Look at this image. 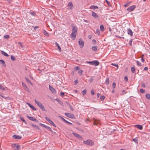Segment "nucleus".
<instances>
[{
  "label": "nucleus",
  "mask_w": 150,
  "mask_h": 150,
  "mask_svg": "<svg viewBox=\"0 0 150 150\" xmlns=\"http://www.w3.org/2000/svg\"><path fill=\"white\" fill-rule=\"evenodd\" d=\"M27 117L30 120L33 121H35L36 120V119L34 118V117H30L28 116H27Z\"/></svg>",
  "instance_id": "nucleus-19"
},
{
  "label": "nucleus",
  "mask_w": 150,
  "mask_h": 150,
  "mask_svg": "<svg viewBox=\"0 0 150 150\" xmlns=\"http://www.w3.org/2000/svg\"><path fill=\"white\" fill-rule=\"evenodd\" d=\"M43 33L44 35L47 37H48L49 36V34L45 30H43Z\"/></svg>",
  "instance_id": "nucleus-16"
},
{
  "label": "nucleus",
  "mask_w": 150,
  "mask_h": 150,
  "mask_svg": "<svg viewBox=\"0 0 150 150\" xmlns=\"http://www.w3.org/2000/svg\"><path fill=\"white\" fill-rule=\"evenodd\" d=\"M65 122L67 123V124H70V125H72V123L68 122V121H67V120H66L65 121Z\"/></svg>",
  "instance_id": "nucleus-61"
},
{
  "label": "nucleus",
  "mask_w": 150,
  "mask_h": 150,
  "mask_svg": "<svg viewBox=\"0 0 150 150\" xmlns=\"http://www.w3.org/2000/svg\"><path fill=\"white\" fill-rule=\"evenodd\" d=\"M45 120H47L48 122L51 125H52L54 127H56L54 123V122L50 120L49 118L47 117H45Z\"/></svg>",
  "instance_id": "nucleus-8"
},
{
  "label": "nucleus",
  "mask_w": 150,
  "mask_h": 150,
  "mask_svg": "<svg viewBox=\"0 0 150 150\" xmlns=\"http://www.w3.org/2000/svg\"><path fill=\"white\" fill-rule=\"evenodd\" d=\"M112 86L113 88H114V89L115 88L116 86V83L115 82H113L112 83Z\"/></svg>",
  "instance_id": "nucleus-36"
},
{
  "label": "nucleus",
  "mask_w": 150,
  "mask_h": 150,
  "mask_svg": "<svg viewBox=\"0 0 150 150\" xmlns=\"http://www.w3.org/2000/svg\"><path fill=\"white\" fill-rule=\"evenodd\" d=\"M83 71L81 70H79L78 71V72L79 73L81 74L82 73Z\"/></svg>",
  "instance_id": "nucleus-58"
},
{
  "label": "nucleus",
  "mask_w": 150,
  "mask_h": 150,
  "mask_svg": "<svg viewBox=\"0 0 150 150\" xmlns=\"http://www.w3.org/2000/svg\"><path fill=\"white\" fill-rule=\"evenodd\" d=\"M4 38L6 39H8L9 38V36L8 35H4Z\"/></svg>",
  "instance_id": "nucleus-45"
},
{
  "label": "nucleus",
  "mask_w": 150,
  "mask_h": 150,
  "mask_svg": "<svg viewBox=\"0 0 150 150\" xmlns=\"http://www.w3.org/2000/svg\"><path fill=\"white\" fill-rule=\"evenodd\" d=\"M32 125L33 127H35L37 129H39V127L38 126H37V125H33V124H32Z\"/></svg>",
  "instance_id": "nucleus-31"
},
{
  "label": "nucleus",
  "mask_w": 150,
  "mask_h": 150,
  "mask_svg": "<svg viewBox=\"0 0 150 150\" xmlns=\"http://www.w3.org/2000/svg\"><path fill=\"white\" fill-rule=\"evenodd\" d=\"M137 65L139 66H141V63L139 61H137Z\"/></svg>",
  "instance_id": "nucleus-46"
},
{
  "label": "nucleus",
  "mask_w": 150,
  "mask_h": 150,
  "mask_svg": "<svg viewBox=\"0 0 150 150\" xmlns=\"http://www.w3.org/2000/svg\"><path fill=\"white\" fill-rule=\"evenodd\" d=\"M135 126L140 130L142 129L143 128V127H142V126L141 125H135Z\"/></svg>",
  "instance_id": "nucleus-18"
},
{
  "label": "nucleus",
  "mask_w": 150,
  "mask_h": 150,
  "mask_svg": "<svg viewBox=\"0 0 150 150\" xmlns=\"http://www.w3.org/2000/svg\"><path fill=\"white\" fill-rule=\"evenodd\" d=\"M106 83L107 84H108L109 83V80L108 78L106 80Z\"/></svg>",
  "instance_id": "nucleus-48"
},
{
  "label": "nucleus",
  "mask_w": 150,
  "mask_h": 150,
  "mask_svg": "<svg viewBox=\"0 0 150 150\" xmlns=\"http://www.w3.org/2000/svg\"><path fill=\"white\" fill-rule=\"evenodd\" d=\"M71 38L74 40L76 37V33L72 32L70 35Z\"/></svg>",
  "instance_id": "nucleus-11"
},
{
  "label": "nucleus",
  "mask_w": 150,
  "mask_h": 150,
  "mask_svg": "<svg viewBox=\"0 0 150 150\" xmlns=\"http://www.w3.org/2000/svg\"><path fill=\"white\" fill-rule=\"evenodd\" d=\"M26 80L28 83L31 84V85H33L32 83L31 82V81L30 80L26 78Z\"/></svg>",
  "instance_id": "nucleus-23"
},
{
  "label": "nucleus",
  "mask_w": 150,
  "mask_h": 150,
  "mask_svg": "<svg viewBox=\"0 0 150 150\" xmlns=\"http://www.w3.org/2000/svg\"><path fill=\"white\" fill-rule=\"evenodd\" d=\"M100 30L102 31H103L104 30V28L103 25H100Z\"/></svg>",
  "instance_id": "nucleus-24"
},
{
  "label": "nucleus",
  "mask_w": 150,
  "mask_h": 150,
  "mask_svg": "<svg viewBox=\"0 0 150 150\" xmlns=\"http://www.w3.org/2000/svg\"><path fill=\"white\" fill-rule=\"evenodd\" d=\"M1 54L4 55L6 57H8V55L6 53V52H4L3 51H1Z\"/></svg>",
  "instance_id": "nucleus-22"
},
{
  "label": "nucleus",
  "mask_w": 150,
  "mask_h": 150,
  "mask_svg": "<svg viewBox=\"0 0 150 150\" xmlns=\"http://www.w3.org/2000/svg\"><path fill=\"white\" fill-rule=\"evenodd\" d=\"M35 103L43 111H45V108L44 106L42 104V103L36 100V99H35Z\"/></svg>",
  "instance_id": "nucleus-2"
},
{
  "label": "nucleus",
  "mask_w": 150,
  "mask_h": 150,
  "mask_svg": "<svg viewBox=\"0 0 150 150\" xmlns=\"http://www.w3.org/2000/svg\"><path fill=\"white\" fill-rule=\"evenodd\" d=\"M30 108L34 110H36L35 108L32 105L31 106Z\"/></svg>",
  "instance_id": "nucleus-43"
},
{
  "label": "nucleus",
  "mask_w": 150,
  "mask_h": 150,
  "mask_svg": "<svg viewBox=\"0 0 150 150\" xmlns=\"http://www.w3.org/2000/svg\"><path fill=\"white\" fill-rule=\"evenodd\" d=\"M0 63L1 64H4V66L5 67L6 66V64H5V63L4 60L1 59L0 60Z\"/></svg>",
  "instance_id": "nucleus-27"
},
{
  "label": "nucleus",
  "mask_w": 150,
  "mask_h": 150,
  "mask_svg": "<svg viewBox=\"0 0 150 150\" xmlns=\"http://www.w3.org/2000/svg\"><path fill=\"white\" fill-rule=\"evenodd\" d=\"M20 119L21 120H22L23 122H24L25 124H27V122L26 121H25L23 118L21 117Z\"/></svg>",
  "instance_id": "nucleus-35"
},
{
  "label": "nucleus",
  "mask_w": 150,
  "mask_h": 150,
  "mask_svg": "<svg viewBox=\"0 0 150 150\" xmlns=\"http://www.w3.org/2000/svg\"><path fill=\"white\" fill-rule=\"evenodd\" d=\"M146 98L149 99L150 100V95L149 94H147L146 95Z\"/></svg>",
  "instance_id": "nucleus-29"
},
{
  "label": "nucleus",
  "mask_w": 150,
  "mask_h": 150,
  "mask_svg": "<svg viewBox=\"0 0 150 150\" xmlns=\"http://www.w3.org/2000/svg\"><path fill=\"white\" fill-rule=\"evenodd\" d=\"M12 146L14 148V150H18L19 149V145L17 144H12Z\"/></svg>",
  "instance_id": "nucleus-6"
},
{
  "label": "nucleus",
  "mask_w": 150,
  "mask_h": 150,
  "mask_svg": "<svg viewBox=\"0 0 150 150\" xmlns=\"http://www.w3.org/2000/svg\"><path fill=\"white\" fill-rule=\"evenodd\" d=\"M131 71L132 73H134L135 71V68L134 67H132L131 69Z\"/></svg>",
  "instance_id": "nucleus-32"
},
{
  "label": "nucleus",
  "mask_w": 150,
  "mask_h": 150,
  "mask_svg": "<svg viewBox=\"0 0 150 150\" xmlns=\"http://www.w3.org/2000/svg\"><path fill=\"white\" fill-rule=\"evenodd\" d=\"M98 122H97L96 120H95L94 122H93V125H97V124L98 123Z\"/></svg>",
  "instance_id": "nucleus-44"
},
{
  "label": "nucleus",
  "mask_w": 150,
  "mask_h": 150,
  "mask_svg": "<svg viewBox=\"0 0 150 150\" xmlns=\"http://www.w3.org/2000/svg\"><path fill=\"white\" fill-rule=\"evenodd\" d=\"M11 59L13 61H14L15 60V57L12 55L11 56Z\"/></svg>",
  "instance_id": "nucleus-50"
},
{
  "label": "nucleus",
  "mask_w": 150,
  "mask_h": 150,
  "mask_svg": "<svg viewBox=\"0 0 150 150\" xmlns=\"http://www.w3.org/2000/svg\"><path fill=\"white\" fill-rule=\"evenodd\" d=\"M0 89L2 90H5V88L0 84Z\"/></svg>",
  "instance_id": "nucleus-39"
},
{
  "label": "nucleus",
  "mask_w": 150,
  "mask_h": 150,
  "mask_svg": "<svg viewBox=\"0 0 150 150\" xmlns=\"http://www.w3.org/2000/svg\"><path fill=\"white\" fill-rule=\"evenodd\" d=\"M0 89L2 90H5V88L0 84Z\"/></svg>",
  "instance_id": "nucleus-40"
},
{
  "label": "nucleus",
  "mask_w": 150,
  "mask_h": 150,
  "mask_svg": "<svg viewBox=\"0 0 150 150\" xmlns=\"http://www.w3.org/2000/svg\"><path fill=\"white\" fill-rule=\"evenodd\" d=\"M86 63L89 64L91 65H95V66H98L100 64L99 62L97 60H94L90 62L86 61Z\"/></svg>",
  "instance_id": "nucleus-1"
},
{
  "label": "nucleus",
  "mask_w": 150,
  "mask_h": 150,
  "mask_svg": "<svg viewBox=\"0 0 150 150\" xmlns=\"http://www.w3.org/2000/svg\"><path fill=\"white\" fill-rule=\"evenodd\" d=\"M124 79L126 81H127L128 78L127 76H125V77H124Z\"/></svg>",
  "instance_id": "nucleus-55"
},
{
  "label": "nucleus",
  "mask_w": 150,
  "mask_h": 150,
  "mask_svg": "<svg viewBox=\"0 0 150 150\" xmlns=\"http://www.w3.org/2000/svg\"><path fill=\"white\" fill-rule=\"evenodd\" d=\"M100 99L103 101V100L105 98V96H102L100 97Z\"/></svg>",
  "instance_id": "nucleus-33"
},
{
  "label": "nucleus",
  "mask_w": 150,
  "mask_h": 150,
  "mask_svg": "<svg viewBox=\"0 0 150 150\" xmlns=\"http://www.w3.org/2000/svg\"><path fill=\"white\" fill-rule=\"evenodd\" d=\"M133 40V39H131L130 40L129 42V45L131 46H132V43Z\"/></svg>",
  "instance_id": "nucleus-47"
},
{
  "label": "nucleus",
  "mask_w": 150,
  "mask_h": 150,
  "mask_svg": "<svg viewBox=\"0 0 150 150\" xmlns=\"http://www.w3.org/2000/svg\"><path fill=\"white\" fill-rule=\"evenodd\" d=\"M111 65H112L114 66L117 67V69L118 68V64H114L113 63H111Z\"/></svg>",
  "instance_id": "nucleus-37"
},
{
  "label": "nucleus",
  "mask_w": 150,
  "mask_h": 150,
  "mask_svg": "<svg viewBox=\"0 0 150 150\" xmlns=\"http://www.w3.org/2000/svg\"><path fill=\"white\" fill-rule=\"evenodd\" d=\"M140 91L142 93H144L145 92V91L142 89H141Z\"/></svg>",
  "instance_id": "nucleus-38"
},
{
  "label": "nucleus",
  "mask_w": 150,
  "mask_h": 150,
  "mask_svg": "<svg viewBox=\"0 0 150 150\" xmlns=\"http://www.w3.org/2000/svg\"><path fill=\"white\" fill-rule=\"evenodd\" d=\"M93 79L92 78H91L89 79V81L90 82H92L93 81Z\"/></svg>",
  "instance_id": "nucleus-62"
},
{
  "label": "nucleus",
  "mask_w": 150,
  "mask_h": 150,
  "mask_svg": "<svg viewBox=\"0 0 150 150\" xmlns=\"http://www.w3.org/2000/svg\"><path fill=\"white\" fill-rule=\"evenodd\" d=\"M0 89L2 90H5V88L0 84Z\"/></svg>",
  "instance_id": "nucleus-41"
},
{
  "label": "nucleus",
  "mask_w": 150,
  "mask_h": 150,
  "mask_svg": "<svg viewBox=\"0 0 150 150\" xmlns=\"http://www.w3.org/2000/svg\"><path fill=\"white\" fill-rule=\"evenodd\" d=\"M91 93L92 95H93L95 94V92L93 90H91Z\"/></svg>",
  "instance_id": "nucleus-49"
},
{
  "label": "nucleus",
  "mask_w": 150,
  "mask_h": 150,
  "mask_svg": "<svg viewBox=\"0 0 150 150\" xmlns=\"http://www.w3.org/2000/svg\"><path fill=\"white\" fill-rule=\"evenodd\" d=\"M133 140L134 141L135 143H137L138 141V139L137 138H135V139H133Z\"/></svg>",
  "instance_id": "nucleus-42"
},
{
  "label": "nucleus",
  "mask_w": 150,
  "mask_h": 150,
  "mask_svg": "<svg viewBox=\"0 0 150 150\" xmlns=\"http://www.w3.org/2000/svg\"><path fill=\"white\" fill-rule=\"evenodd\" d=\"M26 104H27L30 107L32 105L30 104V103H28V102H27L26 103Z\"/></svg>",
  "instance_id": "nucleus-56"
},
{
  "label": "nucleus",
  "mask_w": 150,
  "mask_h": 150,
  "mask_svg": "<svg viewBox=\"0 0 150 150\" xmlns=\"http://www.w3.org/2000/svg\"><path fill=\"white\" fill-rule=\"evenodd\" d=\"M40 125L41 126H42V127L45 128L46 125H45L42 124V123H40Z\"/></svg>",
  "instance_id": "nucleus-53"
},
{
  "label": "nucleus",
  "mask_w": 150,
  "mask_h": 150,
  "mask_svg": "<svg viewBox=\"0 0 150 150\" xmlns=\"http://www.w3.org/2000/svg\"><path fill=\"white\" fill-rule=\"evenodd\" d=\"M49 88L50 91L53 93H56V90L50 85L49 86Z\"/></svg>",
  "instance_id": "nucleus-10"
},
{
  "label": "nucleus",
  "mask_w": 150,
  "mask_h": 150,
  "mask_svg": "<svg viewBox=\"0 0 150 150\" xmlns=\"http://www.w3.org/2000/svg\"><path fill=\"white\" fill-rule=\"evenodd\" d=\"M22 85L24 89L26 91H29V89L27 87L25 84L22 82Z\"/></svg>",
  "instance_id": "nucleus-13"
},
{
  "label": "nucleus",
  "mask_w": 150,
  "mask_h": 150,
  "mask_svg": "<svg viewBox=\"0 0 150 150\" xmlns=\"http://www.w3.org/2000/svg\"><path fill=\"white\" fill-rule=\"evenodd\" d=\"M67 9H72L73 8V5L71 2H69L68 5Z\"/></svg>",
  "instance_id": "nucleus-9"
},
{
  "label": "nucleus",
  "mask_w": 150,
  "mask_h": 150,
  "mask_svg": "<svg viewBox=\"0 0 150 150\" xmlns=\"http://www.w3.org/2000/svg\"><path fill=\"white\" fill-rule=\"evenodd\" d=\"M83 143L85 144L91 146L93 145L94 144L93 142L92 141L88 139L86 141H83Z\"/></svg>",
  "instance_id": "nucleus-3"
},
{
  "label": "nucleus",
  "mask_w": 150,
  "mask_h": 150,
  "mask_svg": "<svg viewBox=\"0 0 150 150\" xmlns=\"http://www.w3.org/2000/svg\"><path fill=\"white\" fill-rule=\"evenodd\" d=\"M73 28L72 29V32L76 33L77 32V29L74 26H72Z\"/></svg>",
  "instance_id": "nucleus-20"
},
{
  "label": "nucleus",
  "mask_w": 150,
  "mask_h": 150,
  "mask_svg": "<svg viewBox=\"0 0 150 150\" xmlns=\"http://www.w3.org/2000/svg\"><path fill=\"white\" fill-rule=\"evenodd\" d=\"M74 82L75 84L76 85L78 83V81L77 80H76Z\"/></svg>",
  "instance_id": "nucleus-63"
},
{
  "label": "nucleus",
  "mask_w": 150,
  "mask_h": 150,
  "mask_svg": "<svg viewBox=\"0 0 150 150\" xmlns=\"http://www.w3.org/2000/svg\"><path fill=\"white\" fill-rule=\"evenodd\" d=\"M136 8V6L135 5H133L131 6L128 8L127 10L129 12H131L133 11Z\"/></svg>",
  "instance_id": "nucleus-4"
},
{
  "label": "nucleus",
  "mask_w": 150,
  "mask_h": 150,
  "mask_svg": "<svg viewBox=\"0 0 150 150\" xmlns=\"http://www.w3.org/2000/svg\"><path fill=\"white\" fill-rule=\"evenodd\" d=\"M13 138L15 139H19V136L16 135H13L12 136Z\"/></svg>",
  "instance_id": "nucleus-25"
},
{
  "label": "nucleus",
  "mask_w": 150,
  "mask_h": 150,
  "mask_svg": "<svg viewBox=\"0 0 150 150\" xmlns=\"http://www.w3.org/2000/svg\"><path fill=\"white\" fill-rule=\"evenodd\" d=\"M86 93V90H84L82 91V93L83 95H85Z\"/></svg>",
  "instance_id": "nucleus-34"
},
{
  "label": "nucleus",
  "mask_w": 150,
  "mask_h": 150,
  "mask_svg": "<svg viewBox=\"0 0 150 150\" xmlns=\"http://www.w3.org/2000/svg\"><path fill=\"white\" fill-rule=\"evenodd\" d=\"M79 43L81 48H83L84 45V42L81 38L79 41Z\"/></svg>",
  "instance_id": "nucleus-5"
},
{
  "label": "nucleus",
  "mask_w": 150,
  "mask_h": 150,
  "mask_svg": "<svg viewBox=\"0 0 150 150\" xmlns=\"http://www.w3.org/2000/svg\"><path fill=\"white\" fill-rule=\"evenodd\" d=\"M92 15L95 18H97L98 17V16L96 13L94 12H92Z\"/></svg>",
  "instance_id": "nucleus-15"
},
{
  "label": "nucleus",
  "mask_w": 150,
  "mask_h": 150,
  "mask_svg": "<svg viewBox=\"0 0 150 150\" xmlns=\"http://www.w3.org/2000/svg\"><path fill=\"white\" fill-rule=\"evenodd\" d=\"M98 8V7L97 6L92 5L90 7V8L91 9H93L95 10L96 9Z\"/></svg>",
  "instance_id": "nucleus-17"
},
{
  "label": "nucleus",
  "mask_w": 150,
  "mask_h": 150,
  "mask_svg": "<svg viewBox=\"0 0 150 150\" xmlns=\"http://www.w3.org/2000/svg\"><path fill=\"white\" fill-rule=\"evenodd\" d=\"M95 33L97 34H98V35H99L100 34V31L99 29H97L95 32Z\"/></svg>",
  "instance_id": "nucleus-28"
},
{
  "label": "nucleus",
  "mask_w": 150,
  "mask_h": 150,
  "mask_svg": "<svg viewBox=\"0 0 150 150\" xmlns=\"http://www.w3.org/2000/svg\"><path fill=\"white\" fill-rule=\"evenodd\" d=\"M141 61L142 62H144V58H143V56L142 57V58L141 59Z\"/></svg>",
  "instance_id": "nucleus-64"
},
{
  "label": "nucleus",
  "mask_w": 150,
  "mask_h": 150,
  "mask_svg": "<svg viewBox=\"0 0 150 150\" xmlns=\"http://www.w3.org/2000/svg\"><path fill=\"white\" fill-rule=\"evenodd\" d=\"M79 67H76L74 68V70L75 71H77L78 70Z\"/></svg>",
  "instance_id": "nucleus-51"
},
{
  "label": "nucleus",
  "mask_w": 150,
  "mask_h": 150,
  "mask_svg": "<svg viewBox=\"0 0 150 150\" xmlns=\"http://www.w3.org/2000/svg\"><path fill=\"white\" fill-rule=\"evenodd\" d=\"M72 134L75 137H77V138L79 139H82V137L79 135V134H77L73 132L72 133Z\"/></svg>",
  "instance_id": "nucleus-12"
},
{
  "label": "nucleus",
  "mask_w": 150,
  "mask_h": 150,
  "mask_svg": "<svg viewBox=\"0 0 150 150\" xmlns=\"http://www.w3.org/2000/svg\"><path fill=\"white\" fill-rule=\"evenodd\" d=\"M126 93H127V92H125V91L124 90H123L122 91V94H121V95H123V94H125Z\"/></svg>",
  "instance_id": "nucleus-60"
},
{
  "label": "nucleus",
  "mask_w": 150,
  "mask_h": 150,
  "mask_svg": "<svg viewBox=\"0 0 150 150\" xmlns=\"http://www.w3.org/2000/svg\"><path fill=\"white\" fill-rule=\"evenodd\" d=\"M57 47L58 49L59 50V51H61V49L59 45H58Z\"/></svg>",
  "instance_id": "nucleus-57"
},
{
  "label": "nucleus",
  "mask_w": 150,
  "mask_h": 150,
  "mask_svg": "<svg viewBox=\"0 0 150 150\" xmlns=\"http://www.w3.org/2000/svg\"><path fill=\"white\" fill-rule=\"evenodd\" d=\"M45 128L48 130L49 131H52V130L51 128L47 126L46 125Z\"/></svg>",
  "instance_id": "nucleus-26"
},
{
  "label": "nucleus",
  "mask_w": 150,
  "mask_h": 150,
  "mask_svg": "<svg viewBox=\"0 0 150 150\" xmlns=\"http://www.w3.org/2000/svg\"><path fill=\"white\" fill-rule=\"evenodd\" d=\"M92 50L94 51H96L97 50V47L96 46H93L91 48Z\"/></svg>",
  "instance_id": "nucleus-21"
},
{
  "label": "nucleus",
  "mask_w": 150,
  "mask_h": 150,
  "mask_svg": "<svg viewBox=\"0 0 150 150\" xmlns=\"http://www.w3.org/2000/svg\"><path fill=\"white\" fill-rule=\"evenodd\" d=\"M64 93L63 92H61L60 93V95L62 97H63L64 96Z\"/></svg>",
  "instance_id": "nucleus-54"
},
{
  "label": "nucleus",
  "mask_w": 150,
  "mask_h": 150,
  "mask_svg": "<svg viewBox=\"0 0 150 150\" xmlns=\"http://www.w3.org/2000/svg\"><path fill=\"white\" fill-rule=\"evenodd\" d=\"M65 115L67 117L71 118H73L74 117V116L73 114L69 113H65Z\"/></svg>",
  "instance_id": "nucleus-7"
},
{
  "label": "nucleus",
  "mask_w": 150,
  "mask_h": 150,
  "mask_svg": "<svg viewBox=\"0 0 150 150\" xmlns=\"http://www.w3.org/2000/svg\"><path fill=\"white\" fill-rule=\"evenodd\" d=\"M30 13L31 15H32L33 16H35L36 15V14L34 12H33V11H32V12H30Z\"/></svg>",
  "instance_id": "nucleus-30"
},
{
  "label": "nucleus",
  "mask_w": 150,
  "mask_h": 150,
  "mask_svg": "<svg viewBox=\"0 0 150 150\" xmlns=\"http://www.w3.org/2000/svg\"><path fill=\"white\" fill-rule=\"evenodd\" d=\"M127 31L128 34L130 35L131 36H132L133 35V32L132 30L130 28H128Z\"/></svg>",
  "instance_id": "nucleus-14"
},
{
  "label": "nucleus",
  "mask_w": 150,
  "mask_h": 150,
  "mask_svg": "<svg viewBox=\"0 0 150 150\" xmlns=\"http://www.w3.org/2000/svg\"><path fill=\"white\" fill-rule=\"evenodd\" d=\"M142 86L144 88H145L146 87V85L144 83H142Z\"/></svg>",
  "instance_id": "nucleus-59"
},
{
  "label": "nucleus",
  "mask_w": 150,
  "mask_h": 150,
  "mask_svg": "<svg viewBox=\"0 0 150 150\" xmlns=\"http://www.w3.org/2000/svg\"><path fill=\"white\" fill-rule=\"evenodd\" d=\"M19 45H20V46L21 47H22V48L24 46L22 43L19 42Z\"/></svg>",
  "instance_id": "nucleus-52"
}]
</instances>
